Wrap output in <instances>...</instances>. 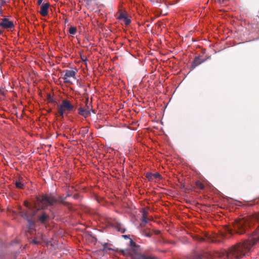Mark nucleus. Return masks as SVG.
Masks as SVG:
<instances>
[{"label":"nucleus","mask_w":259,"mask_h":259,"mask_svg":"<svg viewBox=\"0 0 259 259\" xmlns=\"http://www.w3.org/2000/svg\"><path fill=\"white\" fill-rule=\"evenodd\" d=\"M256 219L259 222V214ZM259 241V224L258 229L249 236L247 239L243 242L236 243L232 246L228 251L218 255L219 257H223L224 259H241L248 256L252 250V247Z\"/></svg>","instance_id":"1"},{"label":"nucleus","mask_w":259,"mask_h":259,"mask_svg":"<svg viewBox=\"0 0 259 259\" xmlns=\"http://www.w3.org/2000/svg\"><path fill=\"white\" fill-rule=\"evenodd\" d=\"M24 205L27 208V210H22L19 212L20 215L24 218L28 222V230L27 233H31L35 230V221L46 224L50 220V215L44 210L46 208H41L36 199L33 206H30L28 202H25Z\"/></svg>","instance_id":"2"},{"label":"nucleus","mask_w":259,"mask_h":259,"mask_svg":"<svg viewBox=\"0 0 259 259\" xmlns=\"http://www.w3.org/2000/svg\"><path fill=\"white\" fill-rule=\"evenodd\" d=\"M71 196V195L68 193L65 198L59 197L58 199H57L53 195L45 194L41 196H37L36 197V199L37 200L39 205L43 208H47L48 206H54L58 202L62 203L63 205L66 206L69 203L68 202L65 201V199L67 197Z\"/></svg>","instance_id":"3"},{"label":"nucleus","mask_w":259,"mask_h":259,"mask_svg":"<svg viewBox=\"0 0 259 259\" xmlns=\"http://www.w3.org/2000/svg\"><path fill=\"white\" fill-rule=\"evenodd\" d=\"M233 226L234 233L242 235L248 233V229L250 227V223L248 219L241 218L235 221Z\"/></svg>","instance_id":"4"},{"label":"nucleus","mask_w":259,"mask_h":259,"mask_svg":"<svg viewBox=\"0 0 259 259\" xmlns=\"http://www.w3.org/2000/svg\"><path fill=\"white\" fill-rule=\"evenodd\" d=\"M74 109V106L67 100H63L62 104L58 105V113L62 117H64L66 111L72 112Z\"/></svg>","instance_id":"5"},{"label":"nucleus","mask_w":259,"mask_h":259,"mask_svg":"<svg viewBox=\"0 0 259 259\" xmlns=\"http://www.w3.org/2000/svg\"><path fill=\"white\" fill-rule=\"evenodd\" d=\"M117 18L119 21L123 22L126 26L128 25L131 22V20L128 16V14L125 12L119 13Z\"/></svg>","instance_id":"6"},{"label":"nucleus","mask_w":259,"mask_h":259,"mask_svg":"<svg viewBox=\"0 0 259 259\" xmlns=\"http://www.w3.org/2000/svg\"><path fill=\"white\" fill-rule=\"evenodd\" d=\"M0 26L4 29L12 28L14 27V23L10 21L7 18H4L2 19L1 22H0Z\"/></svg>","instance_id":"7"},{"label":"nucleus","mask_w":259,"mask_h":259,"mask_svg":"<svg viewBox=\"0 0 259 259\" xmlns=\"http://www.w3.org/2000/svg\"><path fill=\"white\" fill-rule=\"evenodd\" d=\"M63 72L65 73V74L64 77H63V79H64V82L65 83L70 82V81L68 79V78L69 77L75 78V76L76 73V71L70 70H65Z\"/></svg>","instance_id":"8"},{"label":"nucleus","mask_w":259,"mask_h":259,"mask_svg":"<svg viewBox=\"0 0 259 259\" xmlns=\"http://www.w3.org/2000/svg\"><path fill=\"white\" fill-rule=\"evenodd\" d=\"M206 59H202L201 56H198L196 57L191 64V68L194 69L196 67L204 62Z\"/></svg>","instance_id":"9"},{"label":"nucleus","mask_w":259,"mask_h":259,"mask_svg":"<svg viewBox=\"0 0 259 259\" xmlns=\"http://www.w3.org/2000/svg\"><path fill=\"white\" fill-rule=\"evenodd\" d=\"M50 7V4L49 3L43 4L40 7V10L39 13L41 16L46 17L48 14V10Z\"/></svg>","instance_id":"10"},{"label":"nucleus","mask_w":259,"mask_h":259,"mask_svg":"<svg viewBox=\"0 0 259 259\" xmlns=\"http://www.w3.org/2000/svg\"><path fill=\"white\" fill-rule=\"evenodd\" d=\"M114 227L115 229H116L118 232H120L121 233H124L126 231V229L123 227V226L118 222L115 223L114 225Z\"/></svg>","instance_id":"11"},{"label":"nucleus","mask_w":259,"mask_h":259,"mask_svg":"<svg viewBox=\"0 0 259 259\" xmlns=\"http://www.w3.org/2000/svg\"><path fill=\"white\" fill-rule=\"evenodd\" d=\"M78 114L81 116H84V117H87L90 114V111L88 109H84L82 107H79L78 109Z\"/></svg>","instance_id":"12"},{"label":"nucleus","mask_w":259,"mask_h":259,"mask_svg":"<svg viewBox=\"0 0 259 259\" xmlns=\"http://www.w3.org/2000/svg\"><path fill=\"white\" fill-rule=\"evenodd\" d=\"M142 221V223L140 225L141 227H144V225L143 224V223L146 224L148 223V220L146 218V213L145 212H144V213L143 214Z\"/></svg>","instance_id":"13"},{"label":"nucleus","mask_w":259,"mask_h":259,"mask_svg":"<svg viewBox=\"0 0 259 259\" xmlns=\"http://www.w3.org/2000/svg\"><path fill=\"white\" fill-rule=\"evenodd\" d=\"M138 259H158V258L157 257H156L155 256L141 255L138 257Z\"/></svg>","instance_id":"14"},{"label":"nucleus","mask_w":259,"mask_h":259,"mask_svg":"<svg viewBox=\"0 0 259 259\" xmlns=\"http://www.w3.org/2000/svg\"><path fill=\"white\" fill-rule=\"evenodd\" d=\"M15 185L16 188L23 189L24 188V184L21 182L16 181L15 182Z\"/></svg>","instance_id":"15"},{"label":"nucleus","mask_w":259,"mask_h":259,"mask_svg":"<svg viewBox=\"0 0 259 259\" xmlns=\"http://www.w3.org/2000/svg\"><path fill=\"white\" fill-rule=\"evenodd\" d=\"M77 31L76 28L74 26H71L69 29V32L70 34L72 35H74L76 33Z\"/></svg>","instance_id":"16"},{"label":"nucleus","mask_w":259,"mask_h":259,"mask_svg":"<svg viewBox=\"0 0 259 259\" xmlns=\"http://www.w3.org/2000/svg\"><path fill=\"white\" fill-rule=\"evenodd\" d=\"M196 186L200 190H203L204 188V185L199 181H197L196 182Z\"/></svg>","instance_id":"17"},{"label":"nucleus","mask_w":259,"mask_h":259,"mask_svg":"<svg viewBox=\"0 0 259 259\" xmlns=\"http://www.w3.org/2000/svg\"><path fill=\"white\" fill-rule=\"evenodd\" d=\"M146 177L149 181H153V174L150 172H147L146 174Z\"/></svg>","instance_id":"18"},{"label":"nucleus","mask_w":259,"mask_h":259,"mask_svg":"<svg viewBox=\"0 0 259 259\" xmlns=\"http://www.w3.org/2000/svg\"><path fill=\"white\" fill-rule=\"evenodd\" d=\"M142 234L146 236V237H151V236H152V234L151 233H150V232H147L146 230L145 229H143L142 231Z\"/></svg>","instance_id":"19"},{"label":"nucleus","mask_w":259,"mask_h":259,"mask_svg":"<svg viewBox=\"0 0 259 259\" xmlns=\"http://www.w3.org/2000/svg\"><path fill=\"white\" fill-rule=\"evenodd\" d=\"M153 178L154 179H159L161 180L162 179V176L158 173L156 172L155 174H153Z\"/></svg>","instance_id":"20"},{"label":"nucleus","mask_w":259,"mask_h":259,"mask_svg":"<svg viewBox=\"0 0 259 259\" xmlns=\"http://www.w3.org/2000/svg\"><path fill=\"white\" fill-rule=\"evenodd\" d=\"M5 3L4 0H0V17L3 16V6Z\"/></svg>","instance_id":"21"},{"label":"nucleus","mask_w":259,"mask_h":259,"mask_svg":"<svg viewBox=\"0 0 259 259\" xmlns=\"http://www.w3.org/2000/svg\"><path fill=\"white\" fill-rule=\"evenodd\" d=\"M89 132V128L88 126L84 127L83 128V129L81 131V134L83 135L84 136L85 134H88Z\"/></svg>","instance_id":"22"},{"label":"nucleus","mask_w":259,"mask_h":259,"mask_svg":"<svg viewBox=\"0 0 259 259\" xmlns=\"http://www.w3.org/2000/svg\"><path fill=\"white\" fill-rule=\"evenodd\" d=\"M218 2L221 4H224L226 2L229 1V0H215L214 2Z\"/></svg>","instance_id":"23"},{"label":"nucleus","mask_w":259,"mask_h":259,"mask_svg":"<svg viewBox=\"0 0 259 259\" xmlns=\"http://www.w3.org/2000/svg\"><path fill=\"white\" fill-rule=\"evenodd\" d=\"M48 100L49 102H53V99L51 95H48Z\"/></svg>","instance_id":"24"},{"label":"nucleus","mask_w":259,"mask_h":259,"mask_svg":"<svg viewBox=\"0 0 259 259\" xmlns=\"http://www.w3.org/2000/svg\"><path fill=\"white\" fill-rule=\"evenodd\" d=\"M209 241L210 242H214V243H218V242H220V240H217V239H214V238L210 239Z\"/></svg>","instance_id":"25"},{"label":"nucleus","mask_w":259,"mask_h":259,"mask_svg":"<svg viewBox=\"0 0 259 259\" xmlns=\"http://www.w3.org/2000/svg\"><path fill=\"white\" fill-rule=\"evenodd\" d=\"M72 196L73 198L75 199H78L79 198V195L78 194H75Z\"/></svg>","instance_id":"26"},{"label":"nucleus","mask_w":259,"mask_h":259,"mask_svg":"<svg viewBox=\"0 0 259 259\" xmlns=\"http://www.w3.org/2000/svg\"><path fill=\"white\" fill-rule=\"evenodd\" d=\"M107 249H110V248H107V244L105 243L103 245V250H106Z\"/></svg>","instance_id":"27"},{"label":"nucleus","mask_w":259,"mask_h":259,"mask_svg":"<svg viewBox=\"0 0 259 259\" xmlns=\"http://www.w3.org/2000/svg\"><path fill=\"white\" fill-rule=\"evenodd\" d=\"M43 0H37V4L38 5H40L42 4Z\"/></svg>","instance_id":"28"},{"label":"nucleus","mask_w":259,"mask_h":259,"mask_svg":"<svg viewBox=\"0 0 259 259\" xmlns=\"http://www.w3.org/2000/svg\"><path fill=\"white\" fill-rule=\"evenodd\" d=\"M32 242L34 243V244H39V242L38 241H37L36 239H33L32 240Z\"/></svg>","instance_id":"29"},{"label":"nucleus","mask_w":259,"mask_h":259,"mask_svg":"<svg viewBox=\"0 0 259 259\" xmlns=\"http://www.w3.org/2000/svg\"><path fill=\"white\" fill-rule=\"evenodd\" d=\"M122 237L125 239H128L130 238L129 236L127 235H122Z\"/></svg>","instance_id":"30"},{"label":"nucleus","mask_w":259,"mask_h":259,"mask_svg":"<svg viewBox=\"0 0 259 259\" xmlns=\"http://www.w3.org/2000/svg\"><path fill=\"white\" fill-rule=\"evenodd\" d=\"M154 232L156 234H159L160 233V231L158 230L155 231Z\"/></svg>","instance_id":"31"},{"label":"nucleus","mask_w":259,"mask_h":259,"mask_svg":"<svg viewBox=\"0 0 259 259\" xmlns=\"http://www.w3.org/2000/svg\"><path fill=\"white\" fill-rule=\"evenodd\" d=\"M131 244L132 245H136V243L135 242H134L132 240H131Z\"/></svg>","instance_id":"32"},{"label":"nucleus","mask_w":259,"mask_h":259,"mask_svg":"<svg viewBox=\"0 0 259 259\" xmlns=\"http://www.w3.org/2000/svg\"><path fill=\"white\" fill-rule=\"evenodd\" d=\"M256 203H259V197L256 199Z\"/></svg>","instance_id":"33"},{"label":"nucleus","mask_w":259,"mask_h":259,"mask_svg":"<svg viewBox=\"0 0 259 259\" xmlns=\"http://www.w3.org/2000/svg\"><path fill=\"white\" fill-rule=\"evenodd\" d=\"M3 33V31L0 29V35Z\"/></svg>","instance_id":"34"},{"label":"nucleus","mask_w":259,"mask_h":259,"mask_svg":"<svg viewBox=\"0 0 259 259\" xmlns=\"http://www.w3.org/2000/svg\"><path fill=\"white\" fill-rule=\"evenodd\" d=\"M130 253V252H128L127 251H126V252H125V253H124V254H125V253Z\"/></svg>","instance_id":"35"},{"label":"nucleus","mask_w":259,"mask_h":259,"mask_svg":"<svg viewBox=\"0 0 259 259\" xmlns=\"http://www.w3.org/2000/svg\"><path fill=\"white\" fill-rule=\"evenodd\" d=\"M230 234H233L231 231H230Z\"/></svg>","instance_id":"36"},{"label":"nucleus","mask_w":259,"mask_h":259,"mask_svg":"<svg viewBox=\"0 0 259 259\" xmlns=\"http://www.w3.org/2000/svg\"><path fill=\"white\" fill-rule=\"evenodd\" d=\"M0 259H2L1 257L0 256Z\"/></svg>","instance_id":"37"}]
</instances>
